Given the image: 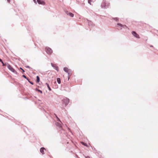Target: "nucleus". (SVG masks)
<instances>
[{
    "mask_svg": "<svg viewBox=\"0 0 158 158\" xmlns=\"http://www.w3.org/2000/svg\"><path fill=\"white\" fill-rule=\"evenodd\" d=\"M109 5V4L107 3L105 0H103L101 5V6L102 8L106 9L108 8Z\"/></svg>",
    "mask_w": 158,
    "mask_h": 158,
    "instance_id": "nucleus-1",
    "label": "nucleus"
},
{
    "mask_svg": "<svg viewBox=\"0 0 158 158\" xmlns=\"http://www.w3.org/2000/svg\"><path fill=\"white\" fill-rule=\"evenodd\" d=\"M62 123H60L57 122L56 123V125L57 127H58L60 129H62V127L61 125Z\"/></svg>",
    "mask_w": 158,
    "mask_h": 158,
    "instance_id": "nucleus-9",
    "label": "nucleus"
},
{
    "mask_svg": "<svg viewBox=\"0 0 158 158\" xmlns=\"http://www.w3.org/2000/svg\"><path fill=\"white\" fill-rule=\"evenodd\" d=\"M65 13L67 15H69L71 17H73L74 16V14L73 13L71 12H69L67 11H65Z\"/></svg>",
    "mask_w": 158,
    "mask_h": 158,
    "instance_id": "nucleus-10",
    "label": "nucleus"
},
{
    "mask_svg": "<svg viewBox=\"0 0 158 158\" xmlns=\"http://www.w3.org/2000/svg\"><path fill=\"white\" fill-rule=\"evenodd\" d=\"M33 1H34V2L36 4V2H37V1H36V0H33Z\"/></svg>",
    "mask_w": 158,
    "mask_h": 158,
    "instance_id": "nucleus-29",
    "label": "nucleus"
},
{
    "mask_svg": "<svg viewBox=\"0 0 158 158\" xmlns=\"http://www.w3.org/2000/svg\"><path fill=\"white\" fill-rule=\"evenodd\" d=\"M113 19L114 20H115L117 22H118V18H117V17L113 18Z\"/></svg>",
    "mask_w": 158,
    "mask_h": 158,
    "instance_id": "nucleus-21",
    "label": "nucleus"
},
{
    "mask_svg": "<svg viewBox=\"0 0 158 158\" xmlns=\"http://www.w3.org/2000/svg\"><path fill=\"white\" fill-rule=\"evenodd\" d=\"M131 33L132 35L138 39L140 38L139 35L135 31H132Z\"/></svg>",
    "mask_w": 158,
    "mask_h": 158,
    "instance_id": "nucleus-6",
    "label": "nucleus"
},
{
    "mask_svg": "<svg viewBox=\"0 0 158 158\" xmlns=\"http://www.w3.org/2000/svg\"><path fill=\"white\" fill-rule=\"evenodd\" d=\"M45 85H47V86L48 89V90L50 91H51L52 90V89L50 87L48 84V83H45Z\"/></svg>",
    "mask_w": 158,
    "mask_h": 158,
    "instance_id": "nucleus-14",
    "label": "nucleus"
},
{
    "mask_svg": "<svg viewBox=\"0 0 158 158\" xmlns=\"http://www.w3.org/2000/svg\"><path fill=\"white\" fill-rule=\"evenodd\" d=\"M62 100L65 106L68 105L69 102V99L66 97L64 98Z\"/></svg>",
    "mask_w": 158,
    "mask_h": 158,
    "instance_id": "nucleus-3",
    "label": "nucleus"
},
{
    "mask_svg": "<svg viewBox=\"0 0 158 158\" xmlns=\"http://www.w3.org/2000/svg\"><path fill=\"white\" fill-rule=\"evenodd\" d=\"M81 144H82L83 145H84V146H85L87 147V144L86 143H84V142H81Z\"/></svg>",
    "mask_w": 158,
    "mask_h": 158,
    "instance_id": "nucleus-20",
    "label": "nucleus"
},
{
    "mask_svg": "<svg viewBox=\"0 0 158 158\" xmlns=\"http://www.w3.org/2000/svg\"><path fill=\"white\" fill-rule=\"evenodd\" d=\"M88 25L89 27H92L94 26V24L91 21L88 22Z\"/></svg>",
    "mask_w": 158,
    "mask_h": 158,
    "instance_id": "nucleus-13",
    "label": "nucleus"
},
{
    "mask_svg": "<svg viewBox=\"0 0 158 158\" xmlns=\"http://www.w3.org/2000/svg\"><path fill=\"white\" fill-rule=\"evenodd\" d=\"M22 77H23L24 78H25V79H27V77L25 75H22Z\"/></svg>",
    "mask_w": 158,
    "mask_h": 158,
    "instance_id": "nucleus-25",
    "label": "nucleus"
},
{
    "mask_svg": "<svg viewBox=\"0 0 158 158\" xmlns=\"http://www.w3.org/2000/svg\"><path fill=\"white\" fill-rule=\"evenodd\" d=\"M25 67L26 68H29V69H31V67H30L29 66H25Z\"/></svg>",
    "mask_w": 158,
    "mask_h": 158,
    "instance_id": "nucleus-26",
    "label": "nucleus"
},
{
    "mask_svg": "<svg viewBox=\"0 0 158 158\" xmlns=\"http://www.w3.org/2000/svg\"><path fill=\"white\" fill-rule=\"evenodd\" d=\"M27 79V80L29 82V81H30L29 80V79H28V77H27V79Z\"/></svg>",
    "mask_w": 158,
    "mask_h": 158,
    "instance_id": "nucleus-30",
    "label": "nucleus"
},
{
    "mask_svg": "<svg viewBox=\"0 0 158 158\" xmlns=\"http://www.w3.org/2000/svg\"><path fill=\"white\" fill-rule=\"evenodd\" d=\"M20 69L22 70V71L23 72L22 73H23L25 72V71L21 67H20Z\"/></svg>",
    "mask_w": 158,
    "mask_h": 158,
    "instance_id": "nucleus-23",
    "label": "nucleus"
},
{
    "mask_svg": "<svg viewBox=\"0 0 158 158\" xmlns=\"http://www.w3.org/2000/svg\"><path fill=\"white\" fill-rule=\"evenodd\" d=\"M7 1L8 2H10V0H7Z\"/></svg>",
    "mask_w": 158,
    "mask_h": 158,
    "instance_id": "nucleus-31",
    "label": "nucleus"
},
{
    "mask_svg": "<svg viewBox=\"0 0 158 158\" xmlns=\"http://www.w3.org/2000/svg\"><path fill=\"white\" fill-rule=\"evenodd\" d=\"M46 52L48 55H51L52 53V50L50 48L46 47L45 48Z\"/></svg>",
    "mask_w": 158,
    "mask_h": 158,
    "instance_id": "nucleus-2",
    "label": "nucleus"
},
{
    "mask_svg": "<svg viewBox=\"0 0 158 158\" xmlns=\"http://www.w3.org/2000/svg\"><path fill=\"white\" fill-rule=\"evenodd\" d=\"M55 83H56V81H55V82H54Z\"/></svg>",
    "mask_w": 158,
    "mask_h": 158,
    "instance_id": "nucleus-32",
    "label": "nucleus"
},
{
    "mask_svg": "<svg viewBox=\"0 0 158 158\" xmlns=\"http://www.w3.org/2000/svg\"><path fill=\"white\" fill-rule=\"evenodd\" d=\"M57 83L59 84H60V83H61V80H60V78H57Z\"/></svg>",
    "mask_w": 158,
    "mask_h": 158,
    "instance_id": "nucleus-18",
    "label": "nucleus"
},
{
    "mask_svg": "<svg viewBox=\"0 0 158 158\" xmlns=\"http://www.w3.org/2000/svg\"><path fill=\"white\" fill-rule=\"evenodd\" d=\"M63 70L65 72L68 73V79H69V77L70 74L69 72H71V70L70 69H69L67 67H64L63 69Z\"/></svg>",
    "mask_w": 158,
    "mask_h": 158,
    "instance_id": "nucleus-5",
    "label": "nucleus"
},
{
    "mask_svg": "<svg viewBox=\"0 0 158 158\" xmlns=\"http://www.w3.org/2000/svg\"><path fill=\"white\" fill-rule=\"evenodd\" d=\"M35 90L36 91H37L39 92L41 94H42V93H43V92H42V90H40V89H38L37 88H35Z\"/></svg>",
    "mask_w": 158,
    "mask_h": 158,
    "instance_id": "nucleus-19",
    "label": "nucleus"
},
{
    "mask_svg": "<svg viewBox=\"0 0 158 158\" xmlns=\"http://www.w3.org/2000/svg\"><path fill=\"white\" fill-rule=\"evenodd\" d=\"M2 65L3 66H6V65H7V66L8 65L10 64L7 62H5V63H4V62H3L2 63Z\"/></svg>",
    "mask_w": 158,
    "mask_h": 158,
    "instance_id": "nucleus-15",
    "label": "nucleus"
},
{
    "mask_svg": "<svg viewBox=\"0 0 158 158\" xmlns=\"http://www.w3.org/2000/svg\"><path fill=\"white\" fill-rule=\"evenodd\" d=\"M40 78L39 76H36V81L37 83H38L40 82Z\"/></svg>",
    "mask_w": 158,
    "mask_h": 158,
    "instance_id": "nucleus-16",
    "label": "nucleus"
},
{
    "mask_svg": "<svg viewBox=\"0 0 158 158\" xmlns=\"http://www.w3.org/2000/svg\"><path fill=\"white\" fill-rule=\"evenodd\" d=\"M29 82L32 85H34V83L31 81H29Z\"/></svg>",
    "mask_w": 158,
    "mask_h": 158,
    "instance_id": "nucleus-24",
    "label": "nucleus"
},
{
    "mask_svg": "<svg viewBox=\"0 0 158 158\" xmlns=\"http://www.w3.org/2000/svg\"><path fill=\"white\" fill-rule=\"evenodd\" d=\"M85 158H90V156H85Z\"/></svg>",
    "mask_w": 158,
    "mask_h": 158,
    "instance_id": "nucleus-27",
    "label": "nucleus"
},
{
    "mask_svg": "<svg viewBox=\"0 0 158 158\" xmlns=\"http://www.w3.org/2000/svg\"><path fill=\"white\" fill-rule=\"evenodd\" d=\"M7 68L11 72L13 73L17 74V72L15 71V70L10 65H8L7 66Z\"/></svg>",
    "mask_w": 158,
    "mask_h": 158,
    "instance_id": "nucleus-4",
    "label": "nucleus"
},
{
    "mask_svg": "<svg viewBox=\"0 0 158 158\" xmlns=\"http://www.w3.org/2000/svg\"><path fill=\"white\" fill-rule=\"evenodd\" d=\"M0 62H1L2 63L3 62L2 59L1 58H0Z\"/></svg>",
    "mask_w": 158,
    "mask_h": 158,
    "instance_id": "nucleus-28",
    "label": "nucleus"
},
{
    "mask_svg": "<svg viewBox=\"0 0 158 158\" xmlns=\"http://www.w3.org/2000/svg\"><path fill=\"white\" fill-rule=\"evenodd\" d=\"M55 116V117L57 119V120L58 121H59L60 122V123H61V121H60V118L57 117V115L55 114H54Z\"/></svg>",
    "mask_w": 158,
    "mask_h": 158,
    "instance_id": "nucleus-17",
    "label": "nucleus"
},
{
    "mask_svg": "<svg viewBox=\"0 0 158 158\" xmlns=\"http://www.w3.org/2000/svg\"><path fill=\"white\" fill-rule=\"evenodd\" d=\"M51 65L52 66L53 68L55 69L57 71H58V70H59L58 67L56 65V64H54L53 63H51Z\"/></svg>",
    "mask_w": 158,
    "mask_h": 158,
    "instance_id": "nucleus-8",
    "label": "nucleus"
},
{
    "mask_svg": "<svg viewBox=\"0 0 158 158\" xmlns=\"http://www.w3.org/2000/svg\"><path fill=\"white\" fill-rule=\"evenodd\" d=\"M45 150V148L44 147L41 148L40 150V152H41L42 154H44V150Z\"/></svg>",
    "mask_w": 158,
    "mask_h": 158,
    "instance_id": "nucleus-12",
    "label": "nucleus"
},
{
    "mask_svg": "<svg viewBox=\"0 0 158 158\" xmlns=\"http://www.w3.org/2000/svg\"><path fill=\"white\" fill-rule=\"evenodd\" d=\"M92 2V0H88V3L90 5H91V2Z\"/></svg>",
    "mask_w": 158,
    "mask_h": 158,
    "instance_id": "nucleus-22",
    "label": "nucleus"
},
{
    "mask_svg": "<svg viewBox=\"0 0 158 158\" xmlns=\"http://www.w3.org/2000/svg\"><path fill=\"white\" fill-rule=\"evenodd\" d=\"M37 2L39 4L44 5L45 4V2L42 0H37Z\"/></svg>",
    "mask_w": 158,
    "mask_h": 158,
    "instance_id": "nucleus-7",
    "label": "nucleus"
},
{
    "mask_svg": "<svg viewBox=\"0 0 158 158\" xmlns=\"http://www.w3.org/2000/svg\"><path fill=\"white\" fill-rule=\"evenodd\" d=\"M117 25L120 26L121 27H123V28H127V27L125 25H123L121 23H117Z\"/></svg>",
    "mask_w": 158,
    "mask_h": 158,
    "instance_id": "nucleus-11",
    "label": "nucleus"
}]
</instances>
